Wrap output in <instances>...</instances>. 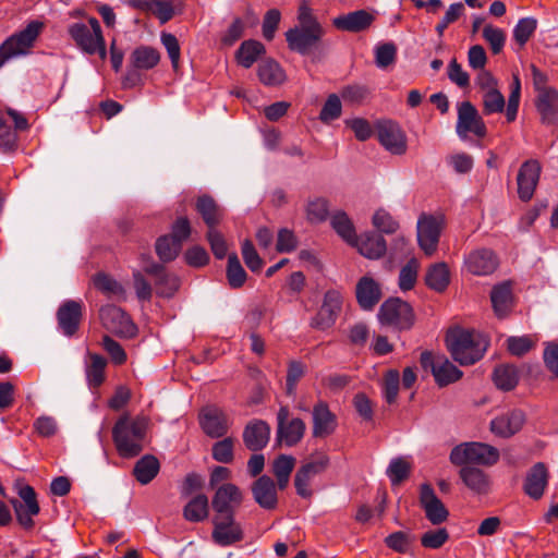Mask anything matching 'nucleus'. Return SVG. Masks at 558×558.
Returning a JSON list of instances; mask_svg holds the SVG:
<instances>
[{
    "instance_id": "obj_1",
    "label": "nucleus",
    "mask_w": 558,
    "mask_h": 558,
    "mask_svg": "<svg viewBox=\"0 0 558 558\" xmlns=\"http://www.w3.org/2000/svg\"><path fill=\"white\" fill-rule=\"evenodd\" d=\"M298 22L296 26L286 33L288 46L301 54H308L318 46L325 29L306 2H302L299 7Z\"/></svg>"
},
{
    "instance_id": "obj_2",
    "label": "nucleus",
    "mask_w": 558,
    "mask_h": 558,
    "mask_svg": "<svg viewBox=\"0 0 558 558\" xmlns=\"http://www.w3.org/2000/svg\"><path fill=\"white\" fill-rule=\"evenodd\" d=\"M447 349L460 365L480 361L488 348L487 338L474 330L451 329L446 336Z\"/></svg>"
},
{
    "instance_id": "obj_3",
    "label": "nucleus",
    "mask_w": 558,
    "mask_h": 558,
    "mask_svg": "<svg viewBox=\"0 0 558 558\" xmlns=\"http://www.w3.org/2000/svg\"><path fill=\"white\" fill-rule=\"evenodd\" d=\"M147 421L144 417L131 418L123 414L112 428V439L116 449L122 458L138 456L144 449Z\"/></svg>"
},
{
    "instance_id": "obj_4",
    "label": "nucleus",
    "mask_w": 558,
    "mask_h": 558,
    "mask_svg": "<svg viewBox=\"0 0 558 558\" xmlns=\"http://www.w3.org/2000/svg\"><path fill=\"white\" fill-rule=\"evenodd\" d=\"M68 33L83 52L98 54L101 60L106 59V41L96 17H88L87 23L76 22L69 25Z\"/></svg>"
},
{
    "instance_id": "obj_5",
    "label": "nucleus",
    "mask_w": 558,
    "mask_h": 558,
    "mask_svg": "<svg viewBox=\"0 0 558 558\" xmlns=\"http://www.w3.org/2000/svg\"><path fill=\"white\" fill-rule=\"evenodd\" d=\"M43 28L41 22L32 21L22 31L7 38L0 46V68L13 58L28 54Z\"/></svg>"
},
{
    "instance_id": "obj_6",
    "label": "nucleus",
    "mask_w": 558,
    "mask_h": 558,
    "mask_svg": "<svg viewBox=\"0 0 558 558\" xmlns=\"http://www.w3.org/2000/svg\"><path fill=\"white\" fill-rule=\"evenodd\" d=\"M449 459L454 465H493L499 459V451L486 444L464 442L452 448Z\"/></svg>"
},
{
    "instance_id": "obj_7",
    "label": "nucleus",
    "mask_w": 558,
    "mask_h": 558,
    "mask_svg": "<svg viewBox=\"0 0 558 558\" xmlns=\"http://www.w3.org/2000/svg\"><path fill=\"white\" fill-rule=\"evenodd\" d=\"M381 325L396 330H409L415 323V314L412 306L400 298H389L379 307L377 314Z\"/></svg>"
},
{
    "instance_id": "obj_8",
    "label": "nucleus",
    "mask_w": 558,
    "mask_h": 558,
    "mask_svg": "<svg viewBox=\"0 0 558 558\" xmlns=\"http://www.w3.org/2000/svg\"><path fill=\"white\" fill-rule=\"evenodd\" d=\"M444 227L445 217L442 214H422L418 217L417 242L427 256H432L436 252Z\"/></svg>"
},
{
    "instance_id": "obj_9",
    "label": "nucleus",
    "mask_w": 558,
    "mask_h": 558,
    "mask_svg": "<svg viewBox=\"0 0 558 558\" xmlns=\"http://www.w3.org/2000/svg\"><path fill=\"white\" fill-rule=\"evenodd\" d=\"M420 362L424 369L430 368L435 381L440 387L459 380L463 375L445 355H434L429 351H424Z\"/></svg>"
},
{
    "instance_id": "obj_10",
    "label": "nucleus",
    "mask_w": 558,
    "mask_h": 558,
    "mask_svg": "<svg viewBox=\"0 0 558 558\" xmlns=\"http://www.w3.org/2000/svg\"><path fill=\"white\" fill-rule=\"evenodd\" d=\"M99 318L104 328L120 338H133L137 333V327L121 307L105 305L99 311Z\"/></svg>"
},
{
    "instance_id": "obj_11",
    "label": "nucleus",
    "mask_w": 558,
    "mask_h": 558,
    "mask_svg": "<svg viewBox=\"0 0 558 558\" xmlns=\"http://www.w3.org/2000/svg\"><path fill=\"white\" fill-rule=\"evenodd\" d=\"M329 465V458L327 454L319 452L313 454L302 466L296 471L294 476V486L299 496L307 498L312 495L310 484L312 480L323 473Z\"/></svg>"
},
{
    "instance_id": "obj_12",
    "label": "nucleus",
    "mask_w": 558,
    "mask_h": 558,
    "mask_svg": "<svg viewBox=\"0 0 558 558\" xmlns=\"http://www.w3.org/2000/svg\"><path fill=\"white\" fill-rule=\"evenodd\" d=\"M306 425L303 420L295 417L289 420L288 407H281L277 413V432L276 440L279 445L293 447L298 445L304 434Z\"/></svg>"
},
{
    "instance_id": "obj_13",
    "label": "nucleus",
    "mask_w": 558,
    "mask_h": 558,
    "mask_svg": "<svg viewBox=\"0 0 558 558\" xmlns=\"http://www.w3.org/2000/svg\"><path fill=\"white\" fill-rule=\"evenodd\" d=\"M457 134L460 138H466L469 133L477 137L486 135V125L477 109L470 101H462L458 106V121L456 126Z\"/></svg>"
},
{
    "instance_id": "obj_14",
    "label": "nucleus",
    "mask_w": 558,
    "mask_h": 558,
    "mask_svg": "<svg viewBox=\"0 0 558 558\" xmlns=\"http://www.w3.org/2000/svg\"><path fill=\"white\" fill-rule=\"evenodd\" d=\"M342 303L343 295L339 290L326 291L317 314L312 318L311 326L319 330L330 328L341 312Z\"/></svg>"
},
{
    "instance_id": "obj_15",
    "label": "nucleus",
    "mask_w": 558,
    "mask_h": 558,
    "mask_svg": "<svg viewBox=\"0 0 558 558\" xmlns=\"http://www.w3.org/2000/svg\"><path fill=\"white\" fill-rule=\"evenodd\" d=\"M377 137L379 143L392 155H403L408 148L404 131L393 121H381L377 124Z\"/></svg>"
},
{
    "instance_id": "obj_16",
    "label": "nucleus",
    "mask_w": 558,
    "mask_h": 558,
    "mask_svg": "<svg viewBox=\"0 0 558 558\" xmlns=\"http://www.w3.org/2000/svg\"><path fill=\"white\" fill-rule=\"evenodd\" d=\"M213 523L211 537L221 547L233 545L244 538L242 526L234 520L233 514L216 517Z\"/></svg>"
},
{
    "instance_id": "obj_17",
    "label": "nucleus",
    "mask_w": 558,
    "mask_h": 558,
    "mask_svg": "<svg viewBox=\"0 0 558 558\" xmlns=\"http://www.w3.org/2000/svg\"><path fill=\"white\" fill-rule=\"evenodd\" d=\"M19 496L23 502L19 499H12L11 505L15 511L19 523L25 529H31L34 525L33 517L39 513L36 493L32 486L25 485L20 488Z\"/></svg>"
},
{
    "instance_id": "obj_18",
    "label": "nucleus",
    "mask_w": 558,
    "mask_h": 558,
    "mask_svg": "<svg viewBox=\"0 0 558 558\" xmlns=\"http://www.w3.org/2000/svg\"><path fill=\"white\" fill-rule=\"evenodd\" d=\"M542 166L536 159L524 161L518 172L517 184L518 195L522 202H529L536 190L539 181Z\"/></svg>"
},
{
    "instance_id": "obj_19",
    "label": "nucleus",
    "mask_w": 558,
    "mask_h": 558,
    "mask_svg": "<svg viewBox=\"0 0 558 558\" xmlns=\"http://www.w3.org/2000/svg\"><path fill=\"white\" fill-rule=\"evenodd\" d=\"M242 500L243 495L240 488L232 483H226L217 488L211 506L219 514L218 517L234 515V511L242 504Z\"/></svg>"
},
{
    "instance_id": "obj_20",
    "label": "nucleus",
    "mask_w": 558,
    "mask_h": 558,
    "mask_svg": "<svg viewBox=\"0 0 558 558\" xmlns=\"http://www.w3.org/2000/svg\"><path fill=\"white\" fill-rule=\"evenodd\" d=\"M199 424L204 433L211 438L227 435L230 422L228 415L217 407H206L199 414Z\"/></svg>"
},
{
    "instance_id": "obj_21",
    "label": "nucleus",
    "mask_w": 558,
    "mask_h": 558,
    "mask_svg": "<svg viewBox=\"0 0 558 558\" xmlns=\"http://www.w3.org/2000/svg\"><path fill=\"white\" fill-rule=\"evenodd\" d=\"M420 504L424 509L427 520L435 525L444 523L449 517V511L436 496L429 484H423L421 486Z\"/></svg>"
},
{
    "instance_id": "obj_22",
    "label": "nucleus",
    "mask_w": 558,
    "mask_h": 558,
    "mask_svg": "<svg viewBox=\"0 0 558 558\" xmlns=\"http://www.w3.org/2000/svg\"><path fill=\"white\" fill-rule=\"evenodd\" d=\"M464 266L474 276H488L497 269L498 258L489 248H477L465 257Z\"/></svg>"
},
{
    "instance_id": "obj_23",
    "label": "nucleus",
    "mask_w": 558,
    "mask_h": 558,
    "mask_svg": "<svg viewBox=\"0 0 558 558\" xmlns=\"http://www.w3.org/2000/svg\"><path fill=\"white\" fill-rule=\"evenodd\" d=\"M82 317L83 303L80 301L68 300L57 312L59 328L68 337L73 336L77 331Z\"/></svg>"
},
{
    "instance_id": "obj_24",
    "label": "nucleus",
    "mask_w": 558,
    "mask_h": 558,
    "mask_svg": "<svg viewBox=\"0 0 558 558\" xmlns=\"http://www.w3.org/2000/svg\"><path fill=\"white\" fill-rule=\"evenodd\" d=\"M144 271L155 278L157 294L162 298H171L180 287V279L174 274H169L166 268L151 262L144 267Z\"/></svg>"
},
{
    "instance_id": "obj_25",
    "label": "nucleus",
    "mask_w": 558,
    "mask_h": 558,
    "mask_svg": "<svg viewBox=\"0 0 558 558\" xmlns=\"http://www.w3.org/2000/svg\"><path fill=\"white\" fill-rule=\"evenodd\" d=\"M312 418L313 436L316 438L328 437L337 428V417L325 401L320 400L313 407Z\"/></svg>"
},
{
    "instance_id": "obj_26",
    "label": "nucleus",
    "mask_w": 558,
    "mask_h": 558,
    "mask_svg": "<svg viewBox=\"0 0 558 558\" xmlns=\"http://www.w3.org/2000/svg\"><path fill=\"white\" fill-rule=\"evenodd\" d=\"M380 284L369 276L359 279L355 287L357 304L364 311H372L381 299Z\"/></svg>"
},
{
    "instance_id": "obj_27",
    "label": "nucleus",
    "mask_w": 558,
    "mask_h": 558,
    "mask_svg": "<svg viewBox=\"0 0 558 558\" xmlns=\"http://www.w3.org/2000/svg\"><path fill=\"white\" fill-rule=\"evenodd\" d=\"M270 426L263 420L250 421L243 430V442L251 451H259L269 441Z\"/></svg>"
},
{
    "instance_id": "obj_28",
    "label": "nucleus",
    "mask_w": 558,
    "mask_h": 558,
    "mask_svg": "<svg viewBox=\"0 0 558 558\" xmlns=\"http://www.w3.org/2000/svg\"><path fill=\"white\" fill-rule=\"evenodd\" d=\"M252 494L256 504L266 510L277 507L278 496L275 482L267 475L259 476L252 484Z\"/></svg>"
},
{
    "instance_id": "obj_29",
    "label": "nucleus",
    "mask_w": 558,
    "mask_h": 558,
    "mask_svg": "<svg viewBox=\"0 0 558 558\" xmlns=\"http://www.w3.org/2000/svg\"><path fill=\"white\" fill-rule=\"evenodd\" d=\"M525 422L521 410H513L495 417L490 422V430L500 437L508 438L518 433Z\"/></svg>"
},
{
    "instance_id": "obj_30",
    "label": "nucleus",
    "mask_w": 558,
    "mask_h": 558,
    "mask_svg": "<svg viewBox=\"0 0 558 558\" xmlns=\"http://www.w3.org/2000/svg\"><path fill=\"white\" fill-rule=\"evenodd\" d=\"M373 22V14L365 10H357L335 17L332 24L337 29L359 33L367 29Z\"/></svg>"
},
{
    "instance_id": "obj_31",
    "label": "nucleus",
    "mask_w": 558,
    "mask_h": 558,
    "mask_svg": "<svg viewBox=\"0 0 558 558\" xmlns=\"http://www.w3.org/2000/svg\"><path fill=\"white\" fill-rule=\"evenodd\" d=\"M196 211L201 215L208 230L217 229V226L225 217V209L210 195L197 197L195 203Z\"/></svg>"
},
{
    "instance_id": "obj_32",
    "label": "nucleus",
    "mask_w": 558,
    "mask_h": 558,
    "mask_svg": "<svg viewBox=\"0 0 558 558\" xmlns=\"http://www.w3.org/2000/svg\"><path fill=\"white\" fill-rule=\"evenodd\" d=\"M548 484V471L544 463L537 462L527 472L524 481L525 494L537 500L544 495V490Z\"/></svg>"
},
{
    "instance_id": "obj_33",
    "label": "nucleus",
    "mask_w": 558,
    "mask_h": 558,
    "mask_svg": "<svg viewBox=\"0 0 558 558\" xmlns=\"http://www.w3.org/2000/svg\"><path fill=\"white\" fill-rule=\"evenodd\" d=\"M353 245L357 247L359 252L363 256L369 259H377L381 257L387 250L385 239L380 234L376 233H365L359 239L356 238Z\"/></svg>"
},
{
    "instance_id": "obj_34",
    "label": "nucleus",
    "mask_w": 558,
    "mask_h": 558,
    "mask_svg": "<svg viewBox=\"0 0 558 558\" xmlns=\"http://www.w3.org/2000/svg\"><path fill=\"white\" fill-rule=\"evenodd\" d=\"M130 4L135 9L154 14L161 23L170 21L174 15L170 0H131Z\"/></svg>"
},
{
    "instance_id": "obj_35",
    "label": "nucleus",
    "mask_w": 558,
    "mask_h": 558,
    "mask_svg": "<svg viewBox=\"0 0 558 558\" xmlns=\"http://www.w3.org/2000/svg\"><path fill=\"white\" fill-rule=\"evenodd\" d=\"M536 107L543 122L553 123L558 113V92L554 88L542 89L537 96Z\"/></svg>"
},
{
    "instance_id": "obj_36",
    "label": "nucleus",
    "mask_w": 558,
    "mask_h": 558,
    "mask_svg": "<svg viewBox=\"0 0 558 558\" xmlns=\"http://www.w3.org/2000/svg\"><path fill=\"white\" fill-rule=\"evenodd\" d=\"M257 75L259 81L266 86L281 85L287 78L284 70L272 59H267L259 63Z\"/></svg>"
},
{
    "instance_id": "obj_37",
    "label": "nucleus",
    "mask_w": 558,
    "mask_h": 558,
    "mask_svg": "<svg viewBox=\"0 0 558 558\" xmlns=\"http://www.w3.org/2000/svg\"><path fill=\"white\" fill-rule=\"evenodd\" d=\"M160 61L157 49L148 46H140L130 56V65L135 70H150Z\"/></svg>"
},
{
    "instance_id": "obj_38",
    "label": "nucleus",
    "mask_w": 558,
    "mask_h": 558,
    "mask_svg": "<svg viewBox=\"0 0 558 558\" xmlns=\"http://www.w3.org/2000/svg\"><path fill=\"white\" fill-rule=\"evenodd\" d=\"M160 463L155 456L146 454L134 465L133 475L142 485L149 484L159 473Z\"/></svg>"
},
{
    "instance_id": "obj_39",
    "label": "nucleus",
    "mask_w": 558,
    "mask_h": 558,
    "mask_svg": "<svg viewBox=\"0 0 558 558\" xmlns=\"http://www.w3.org/2000/svg\"><path fill=\"white\" fill-rule=\"evenodd\" d=\"M459 475L464 485L476 494H485L489 488V481L486 474L476 468L463 466Z\"/></svg>"
},
{
    "instance_id": "obj_40",
    "label": "nucleus",
    "mask_w": 558,
    "mask_h": 558,
    "mask_svg": "<svg viewBox=\"0 0 558 558\" xmlns=\"http://www.w3.org/2000/svg\"><path fill=\"white\" fill-rule=\"evenodd\" d=\"M492 377L496 387L504 391L512 390L519 383L518 368L510 364L496 366Z\"/></svg>"
},
{
    "instance_id": "obj_41",
    "label": "nucleus",
    "mask_w": 558,
    "mask_h": 558,
    "mask_svg": "<svg viewBox=\"0 0 558 558\" xmlns=\"http://www.w3.org/2000/svg\"><path fill=\"white\" fill-rule=\"evenodd\" d=\"M265 53V47L262 43L248 39L241 44L236 51V60L245 69L251 68L256 60Z\"/></svg>"
},
{
    "instance_id": "obj_42",
    "label": "nucleus",
    "mask_w": 558,
    "mask_h": 558,
    "mask_svg": "<svg viewBox=\"0 0 558 558\" xmlns=\"http://www.w3.org/2000/svg\"><path fill=\"white\" fill-rule=\"evenodd\" d=\"M295 458L288 454H280L272 462V473L277 478L279 489H284L290 481V475L295 466Z\"/></svg>"
},
{
    "instance_id": "obj_43",
    "label": "nucleus",
    "mask_w": 558,
    "mask_h": 558,
    "mask_svg": "<svg viewBox=\"0 0 558 558\" xmlns=\"http://www.w3.org/2000/svg\"><path fill=\"white\" fill-rule=\"evenodd\" d=\"M490 300L496 315L498 317H505L510 311L512 303L510 284L501 283L496 286L490 293Z\"/></svg>"
},
{
    "instance_id": "obj_44",
    "label": "nucleus",
    "mask_w": 558,
    "mask_h": 558,
    "mask_svg": "<svg viewBox=\"0 0 558 558\" xmlns=\"http://www.w3.org/2000/svg\"><path fill=\"white\" fill-rule=\"evenodd\" d=\"M450 275L445 263L433 265L426 272L425 282L428 288L442 292L449 284Z\"/></svg>"
},
{
    "instance_id": "obj_45",
    "label": "nucleus",
    "mask_w": 558,
    "mask_h": 558,
    "mask_svg": "<svg viewBox=\"0 0 558 558\" xmlns=\"http://www.w3.org/2000/svg\"><path fill=\"white\" fill-rule=\"evenodd\" d=\"M331 226L333 230L338 233L339 236H341L345 242L349 244L355 243L356 241V233L354 226L349 218V216L342 211L338 210L331 216Z\"/></svg>"
},
{
    "instance_id": "obj_46",
    "label": "nucleus",
    "mask_w": 558,
    "mask_h": 558,
    "mask_svg": "<svg viewBox=\"0 0 558 558\" xmlns=\"http://www.w3.org/2000/svg\"><path fill=\"white\" fill-rule=\"evenodd\" d=\"M89 359L90 363L86 366V378L89 386L98 387L105 380L107 361L104 356L96 353H90Z\"/></svg>"
},
{
    "instance_id": "obj_47",
    "label": "nucleus",
    "mask_w": 558,
    "mask_h": 558,
    "mask_svg": "<svg viewBox=\"0 0 558 558\" xmlns=\"http://www.w3.org/2000/svg\"><path fill=\"white\" fill-rule=\"evenodd\" d=\"M183 514L191 522L204 520L208 514V498L203 494L197 495L184 507Z\"/></svg>"
},
{
    "instance_id": "obj_48",
    "label": "nucleus",
    "mask_w": 558,
    "mask_h": 558,
    "mask_svg": "<svg viewBox=\"0 0 558 558\" xmlns=\"http://www.w3.org/2000/svg\"><path fill=\"white\" fill-rule=\"evenodd\" d=\"M182 245L170 235L160 236L156 242V253L163 263L177 258Z\"/></svg>"
},
{
    "instance_id": "obj_49",
    "label": "nucleus",
    "mask_w": 558,
    "mask_h": 558,
    "mask_svg": "<svg viewBox=\"0 0 558 558\" xmlns=\"http://www.w3.org/2000/svg\"><path fill=\"white\" fill-rule=\"evenodd\" d=\"M227 279L231 288L239 289L246 281V271L242 267L235 253L228 257Z\"/></svg>"
},
{
    "instance_id": "obj_50",
    "label": "nucleus",
    "mask_w": 558,
    "mask_h": 558,
    "mask_svg": "<svg viewBox=\"0 0 558 558\" xmlns=\"http://www.w3.org/2000/svg\"><path fill=\"white\" fill-rule=\"evenodd\" d=\"M213 459L217 462L229 464L234 460V439L225 437L216 441L211 448Z\"/></svg>"
},
{
    "instance_id": "obj_51",
    "label": "nucleus",
    "mask_w": 558,
    "mask_h": 558,
    "mask_svg": "<svg viewBox=\"0 0 558 558\" xmlns=\"http://www.w3.org/2000/svg\"><path fill=\"white\" fill-rule=\"evenodd\" d=\"M537 28V20L534 17L520 19L513 28V39L523 47Z\"/></svg>"
},
{
    "instance_id": "obj_52",
    "label": "nucleus",
    "mask_w": 558,
    "mask_h": 558,
    "mask_svg": "<svg viewBox=\"0 0 558 558\" xmlns=\"http://www.w3.org/2000/svg\"><path fill=\"white\" fill-rule=\"evenodd\" d=\"M329 214L328 201L323 197H316L308 201L306 206V217L310 222L318 223L327 219Z\"/></svg>"
},
{
    "instance_id": "obj_53",
    "label": "nucleus",
    "mask_w": 558,
    "mask_h": 558,
    "mask_svg": "<svg viewBox=\"0 0 558 558\" xmlns=\"http://www.w3.org/2000/svg\"><path fill=\"white\" fill-rule=\"evenodd\" d=\"M420 263L416 258H411L400 270L399 274V288L402 291H409L414 288Z\"/></svg>"
},
{
    "instance_id": "obj_54",
    "label": "nucleus",
    "mask_w": 558,
    "mask_h": 558,
    "mask_svg": "<svg viewBox=\"0 0 558 558\" xmlns=\"http://www.w3.org/2000/svg\"><path fill=\"white\" fill-rule=\"evenodd\" d=\"M483 112L493 114L502 112L506 106L505 97L498 88L483 93Z\"/></svg>"
},
{
    "instance_id": "obj_55",
    "label": "nucleus",
    "mask_w": 558,
    "mask_h": 558,
    "mask_svg": "<svg viewBox=\"0 0 558 558\" xmlns=\"http://www.w3.org/2000/svg\"><path fill=\"white\" fill-rule=\"evenodd\" d=\"M483 38L488 43L494 54L502 51L506 44V33L490 24L483 28Z\"/></svg>"
},
{
    "instance_id": "obj_56",
    "label": "nucleus",
    "mask_w": 558,
    "mask_h": 558,
    "mask_svg": "<svg viewBox=\"0 0 558 558\" xmlns=\"http://www.w3.org/2000/svg\"><path fill=\"white\" fill-rule=\"evenodd\" d=\"M375 63L379 69L393 64L397 58V47L392 43H385L375 47Z\"/></svg>"
},
{
    "instance_id": "obj_57",
    "label": "nucleus",
    "mask_w": 558,
    "mask_h": 558,
    "mask_svg": "<svg viewBox=\"0 0 558 558\" xmlns=\"http://www.w3.org/2000/svg\"><path fill=\"white\" fill-rule=\"evenodd\" d=\"M400 385V374L397 369H389L383 380V393L388 403H393L397 400Z\"/></svg>"
},
{
    "instance_id": "obj_58",
    "label": "nucleus",
    "mask_w": 558,
    "mask_h": 558,
    "mask_svg": "<svg viewBox=\"0 0 558 558\" xmlns=\"http://www.w3.org/2000/svg\"><path fill=\"white\" fill-rule=\"evenodd\" d=\"M411 465L402 458L392 459L387 469V475L392 485H398L410 474Z\"/></svg>"
},
{
    "instance_id": "obj_59",
    "label": "nucleus",
    "mask_w": 558,
    "mask_h": 558,
    "mask_svg": "<svg viewBox=\"0 0 558 558\" xmlns=\"http://www.w3.org/2000/svg\"><path fill=\"white\" fill-rule=\"evenodd\" d=\"M464 11H465L464 4L461 2L450 4L449 8L447 9L445 15L442 16L440 22L435 27L437 34L441 37L444 35V32L446 31V28L450 24L457 22L460 19V16H462L464 14Z\"/></svg>"
},
{
    "instance_id": "obj_60",
    "label": "nucleus",
    "mask_w": 558,
    "mask_h": 558,
    "mask_svg": "<svg viewBox=\"0 0 558 558\" xmlns=\"http://www.w3.org/2000/svg\"><path fill=\"white\" fill-rule=\"evenodd\" d=\"M369 88L362 84H351L342 88L341 97L345 102L361 104L369 95Z\"/></svg>"
},
{
    "instance_id": "obj_61",
    "label": "nucleus",
    "mask_w": 558,
    "mask_h": 558,
    "mask_svg": "<svg viewBox=\"0 0 558 558\" xmlns=\"http://www.w3.org/2000/svg\"><path fill=\"white\" fill-rule=\"evenodd\" d=\"M449 538L448 531L446 529L430 530L425 532L421 537V544L425 548L438 549Z\"/></svg>"
},
{
    "instance_id": "obj_62",
    "label": "nucleus",
    "mask_w": 558,
    "mask_h": 558,
    "mask_svg": "<svg viewBox=\"0 0 558 558\" xmlns=\"http://www.w3.org/2000/svg\"><path fill=\"white\" fill-rule=\"evenodd\" d=\"M341 109L340 98L336 94H331L322 108L319 119L325 123L333 121L340 117Z\"/></svg>"
},
{
    "instance_id": "obj_63",
    "label": "nucleus",
    "mask_w": 558,
    "mask_h": 558,
    "mask_svg": "<svg viewBox=\"0 0 558 558\" xmlns=\"http://www.w3.org/2000/svg\"><path fill=\"white\" fill-rule=\"evenodd\" d=\"M385 544L396 553L404 554L411 544V536L403 531L393 532L385 538Z\"/></svg>"
},
{
    "instance_id": "obj_64",
    "label": "nucleus",
    "mask_w": 558,
    "mask_h": 558,
    "mask_svg": "<svg viewBox=\"0 0 558 558\" xmlns=\"http://www.w3.org/2000/svg\"><path fill=\"white\" fill-rule=\"evenodd\" d=\"M241 251L244 263L250 270L253 272L259 271L263 267V260L257 254L253 243L250 240L243 241Z\"/></svg>"
}]
</instances>
